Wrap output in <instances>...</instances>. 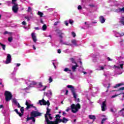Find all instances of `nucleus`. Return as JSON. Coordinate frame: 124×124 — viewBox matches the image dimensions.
Returning a JSON list of instances; mask_svg holds the SVG:
<instances>
[{
	"label": "nucleus",
	"instance_id": "obj_43",
	"mask_svg": "<svg viewBox=\"0 0 124 124\" xmlns=\"http://www.w3.org/2000/svg\"><path fill=\"white\" fill-rule=\"evenodd\" d=\"M114 67H115V68H118V69H120V66H117L116 65H114Z\"/></svg>",
	"mask_w": 124,
	"mask_h": 124
},
{
	"label": "nucleus",
	"instance_id": "obj_26",
	"mask_svg": "<svg viewBox=\"0 0 124 124\" xmlns=\"http://www.w3.org/2000/svg\"><path fill=\"white\" fill-rule=\"evenodd\" d=\"M43 31H46V30H47V26H46V24H44L42 28Z\"/></svg>",
	"mask_w": 124,
	"mask_h": 124
},
{
	"label": "nucleus",
	"instance_id": "obj_45",
	"mask_svg": "<svg viewBox=\"0 0 124 124\" xmlns=\"http://www.w3.org/2000/svg\"><path fill=\"white\" fill-rule=\"evenodd\" d=\"M30 103H29V102H28V100H26V102L25 103V105H26V106H28V105H30Z\"/></svg>",
	"mask_w": 124,
	"mask_h": 124
},
{
	"label": "nucleus",
	"instance_id": "obj_7",
	"mask_svg": "<svg viewBox=\"0 0 124 124\" xmlns=\"http://www.w3.org/2000/svg\"><path fill=\"white\" fill-rule=\"evenodd\" d=\"M38 104H40V105H47L48 107H49L50 106V102L48 100L46 102L44 99H43L39 100Z\"/></svg>",
	"mask_w": 124,
	"mask_h": 124
},
{
	"label": "nucleus",
	"instance_id": "obj_27",
	"mask_svg": "<svg viewBox=\"0 0 124 124\" xmlns=\"http://www.w3.org/2000/svg\"><path fill=\"white\" fill-rule=\"evenodd\" d=\"M64 71H65V72H67L69 71V72H71V70L69 69V68H65L64 69Z\"/></svg>",
	"mask_w": 124,
	"mask_h": 124
},
{
	"label": "nucleus",
	"instance_id": "obj_31",
	"mask_svg": "<svg viewBox=\"0 0 124 124\" xmlns=\"http://www.w3.org/2000/svg\"><path fill=\"white\" fill-rule=\"evenodd\" d=\"M1 46H2L3 50H4V51L5 50V47H6L5 45L2 44H1Z\"/></svg>",
	"mask_w": 124,
	"mask_h": 124
},
{
	"label": "nucleus",
	"instance_id": "obj_52",
	"mask_svg": "<svg viewBox=\"0 0 124 124\" xmlns=\"http://www.w3.org/2000/svg\"><path fill=\"white\" fill-rule=\"evenodd\" d=\"M58 54H61V53H62V51L61 50V49L58 50Z\"/></svg>",
	"mask_w": 124,
	"mask_h": 124
},
{
	"label": "nucleus",
	"instance_id": "obj_42",
	"mask_svg": "<svg viewBox=\"0 0 124 124\" xmlns=\"http://www.w3.org/2000/svg\"><path fill=\"white\" fill-rule=\"evenodd\" d=\"M25 18L27 20L28 22L30 21V17H29V16H25Z\"/></svg>",
	"mask_w": 124,
	"mask_h": 124
},
{
	"label": "nucleus",
	"instance_id": "obj_17",
	"mask_svg": "<svg viewBox=\"0 0 124 124\" xmlns=\"http://www.w3.org/2000/svg\"><path fill=\"white\" fill-rule=\"evenodd\" d=\"M20 111L21 113L20 114V117H22L24 115V111H25V108L24 107H21L20 108Z\"/></svg>",
	"mask_w": 124,
	"mask_h": 124
},
{
	"label": "nucleus",
	"instance_id": "obj_23",
	"mask_svg": "<svg viewBox=\"0 0 124 124\" xmlns=\"http://www.w3.org/2000/svg\"><path fill=\"white\" fill-rule=\"evenodd\" d=\"M124 84L123 83H119L118 84H116V86H114V89H116L117 88H119V87H120V86H123Z\"/></svg>",
	"mask_w": 124,
	"mask_h": 124
},
{
	"label": "nucleus",
	"instance_id": "obj_25",
	"mask_svg": "<svg viewBox=\"0 0 124 124\" xmlns=\"http://www.w3.org/2000/svg\"><path fill=\"white\" fill-rule=\"evenodd\" d=\"M71 42L72 44H73L74 45H75V46H77V42L76 41V40H73L71 41Z\"/></svg>",
	"mask_w": 124,
	"mask_h": 124
},
{
	"label": "nucleus",
	"instance_id": "obj_63",
	"mask_svg": "<svg viewBox=\"0 0 124 124\" xmlns=\"http://www.w3.org/2000/svg\"><path fill=\"white\" fill-rule=\"evenodd\" d=\"M79 62H80V64H82V61H81V59H80V58L79 59Z\"/></svg>",
	"mask_w": 124,
	"mask_h": 124
},
{
	"label": "nucleus",
	"instance_id": "obj_36",
	"mask_svg": "<svg viewBox=\"0 0 124 124\" xmlns=\"http://www.w3.org/2000/svg\"><path fill=\"white\" fill-rule=\"evenodd\" d=\"M72 35L73 37H75V36H76V33H75L74 31H72Z\"/></svg>",
	"mask_w": 124,
	"mask_h": 124
},
{
	"label": "nucleus",
	"instance_id": "obj_54",
	"mask_svg": "<svg viewBox=\"0 0 124 124\" xmlns=\"http://www.w3.org/2000/svg\"><path fill=\"white\" fill-rule=\"evenodd\" d=\"M65 94H66V95H67V94H68V90H66V93H65Z\"/></svg>",
	"mask_w": 124,
	"mask_h": 124
},
{
	"label": "nucleus",
	"instance_id": "obj_30",
	"mask_svg": "<svg viewBox=\"0 0 124 124\" xmlns=\"http://www.w3.org/2000/svg\"><path fill=\"white\" fill-rule=\"evenodd\" d=\"M120 23H121V24H122V25L124 26V17H122V19L120 21Z\"/></svg>",
	"mask_w": 124,
	"mask_h": 124
},
{
	"label": "nucleus",
	"instance_id": "obj_9",
	"mask_svg": "<svg viewBox=\"0 0 124 124\" xmlns=\"http://www.w3.org/2000/svg\"><path fill=\"white\" fill-rule=\"evenodd\" d=\"M11 62V55L9 54H7V58L5 62V64H8Z\"/></svg>",
	"mask_w": 124,
	"mask_h": 124
},
{
	"label": "nucleus",
	"instance_id": "obj_21",
	"mask_svg": "<svg viewBox=\"0 0 124 124\" xmlns=\"http://www.w3.org/2000/svg\"><path fill=\"white\" fill-rule=\"evenodd\" d=\"M68 122V119L65 118V117H63L62 119V123L63 124H66Z\"/></svg>",
	"mask_w": 124,
	"mask_h": 124
},
{
	"label": "nucleus",
	"instance_id": "obj_60",
	"mask_svg": "<svg viewBox=\"0 0 124 124\" xmlns=\"http://www.w3.org/2000/svg\"><path fill=\"white\" fill-rule=\"evenodd\" d=\"M33 108H34L35 109V110H37V108H36V107H35V106H33L32 107Z\"/></svg>",
	"mask_w": 124,
	"mask_h": 124
},
{
	"label": "nucleus",
	"instance_id": "obj_49",
	"mask_svg": "<svg viewBox=\"0 0 124 124\" xmlns=\"http://www.w3.org/2000/svg\"><path fill=\"white\" fill-rule=\"evenodd\" d=\"M64 24L66 26H68V22H67V21H64Z\"/></svg>",
	"mask_w": 124,
	"mask_h": 124
},
{
	"label": "nucleus",
	"instance_id": "obj_33",
	"mask_svg": "<svg viewBox=\"0 0 124 124\" xmlns=\"http://www.w3.org/2000/svg\"><path fill=\"white\" fill-rule=\"evenodd\" d=\"M15 112H16V114H17V115H19V116L20 117V114H21V113L19 112V111H18V109H15Z\"/></svg>",
	"mask_w": 124,
	"mask_h": 124
},
{
	"label": "nucleus",
	"instance_id": "obj_37",
	"mask_svg": "<svg viewBox=\"0 0 124 124\" xmlns=\"http://www.w3.org/2000/svg\"><path fill=\"white\" fill-rule=\"evenodd\" d=\"M28 12H31V7H28V10H27Z\"/></svg>",
	"mask_w": 124,
	"mask_h": 124
},
{
	"label": "nucleus",
	"instance_id": "obj_8",
	"mask_svg": "<svg viewBox=\"0 0 124 124\" xmlns=\"http://www.w3.org/2000/svg\"><path fill=\"white\" fill-rule=\"evenodd\" d=\"M14 5L12 7V10L14 13H17L18 11L19 10V7L18 6V4H14Z\"/></svg>",
	"mask_w": 124,
	"mask_h": 124
},
{
	"label": "nucleus",
	"instance_id": "obj_47",
	"mask_svg": "<svg viewBox=\"0 0 124 124\" xmlns=\"http://www.w3.org/2000/svg\"><path fill=\"white\" fill-rule=\"evenodd\" d=\"M63 44H64V45H68V46H71V44H66V43H63Z\"/></svg>",
	"mask_w": 124,
	"mask_h": 124
},
{
	"label": "nucleus",
	"instance_id": "obj_53",
	"mask_svg": "<svg viewBox=\"0 0 124 124\" xmlns=\"http://www.w3.org/2000/svg\"><path fill=\"white\" fill-rule=\"evenodd\" d=\"M69 22L70 24H71V25L73 24V21H71V20H69Z\"/></svg>",
	"mask_w": 124,
	"mask_h": 124
},
{
	"label": "nucleus",
	"instance_id": "obj_41",
	"mask_svg": "<svg viewBox=\"0 0 124 124\" xmlns=\"http://www.w3.org/2000/svg\"><path fill=\"white\" fill-rule=\"evenodd\" d=\"M124 87H121L118 90V92H120V91H124Z\"/></svg>",
	"mask_w": 124,
	"mask_h": 124
},
{
	"label": "nucleus",
	"instance_id": "obj_2",
	"mask_svg": "<svg viewBox=\"0 0 124 124\" xmlns=\"http://www.w3.org/2000/svg\"><path fill=\"white\" fill-rule=\"evenodd\" d=\"M79 109H81V105H80V104H78L76 105L74 104H72L71 105V108H67L66 109V111L68 112L69 110L71 109L72 113H75L79 111Z\"/></svg>",
	"mask_w": 124,
	"mask_h": 124
},
{
	"label": "nucleus",
	"instance_id": "obj_13",
	"mask_svg": "<svg viewBox=\"0 0 124 124\" xmlns=\"http://www.w3.org/2000/svg\"><path fill=\"white\" fill-rule=\"evenodd\" d=\"M13 102H14V103H15V104H16V105L18 108H21V106H20V104L17 102V100L14 99L13 100Z\"/></svg>",
	"mask_w": 124,
	"mask_h": 124
},
{
	"label": "nucleus",
	"instance_id": "obj_10",
	"mask_svg": "<svg viewBox=\"0 0 124 124\" xmlns=\"http://www.w3.org/2000/svg\"><path fill=\"white\" fill-rule=\"evenodd\" d=\"M59 123H62V119L60 118L58 120H55L54 121H50L48 124H59Z\"/></svg>",
	"mask_w": 124,
	"mask_h": 124
},
{
	"label": "nucleus",
	"instance_id": "obj_14",
	"mask_svg": "<svg viewBox=\"0 0 124 124\" xmlns=\"http://www.w3.org/2000/svg\"><path fill=\"white\" fill-rule=\"evenodd\" d=\"M100 19V22L101 23V24H103L104 23H105V18H104V17L103 16H101L99 17Z\"/></svg>",
	"mask_w": 124,
	"mask_h": 124
},
{
	"label": "nucleus",
	"instance_id": "obj_64",
	"mask_svg": "<svg viewBox=\"0 0 124 124\" xmlns=\"http://www.w3.org/2000/svg\"><path fill=\"white\" fill-rule=\"evenodd\" d=\"M40 22H41V24H44L43 20H42V19H41Z\"/></svg>",
	"mask_w": 124,
	"mask_h": 124
},
{
	"label": "nucleus",
	"instance_id": "obj_50",
	"mask_svg": "<svg viewBox=\"0 0 124 124\" xmlns=\"http://www.w3.org/2000/svg\"><path fill=\"white\" fill-rule=\"evenodd\" d=\"M89 6H90V7H94V5L93 4H89Z\"/></svg>",
	"mask_w": 124,
	"mask_h": 124
},
{
	"label": "nucleus",
	"instance_id": "obj_59",
	"mask_svg": "<svg viewBox=\"0 0 124 124\" xmlns=\"http://www.w3.org/2000/svg\"><path fill=\"white\" fill-rule=\"evenodd\" d=\"M110 111H111V112H112V113H114V109H113V108H111L110 109Z\"/></svg>",
	"mask_w": 124,
	"mask_h": 124
},
{
	"label": "nucleus",
	"instance_id": "obj_29",
	"mask_svg": "<svg viewBox=\"0 0 124 124\" xmlns=\"http://www.w3.org/2000/svg\"><path fill=\"white\" fill-rule=\"evenodd\" d=\"M13 40V38L12 37H10L8 38V41L9 42H11Z\"/></svg>",
	"mask_w": 124,
	"mask_h": 124
},
{
	"label": "nucleus",
	"instance_id": "obj_15",
	"mask_svg": "<svg viewBox=\"0 0 124 124\" xmlns=\"http://www.w3.org/2000/svg\"><path fill=\"white\" fill-rule=\"evenodd\" d=\"M77 67H78V64H76L75 65H73L72 66V69L73 72H75V71H76V69H77Z\"/></svg>",
	"mask_w": 124,
	"mask_h": 124
},
{
	"label": "nucleus",
	"instance_id": "obj_32",
	"mask_svg": "<svg viewBox=\"0 0 124 124\" xmlns=\"http://www.w3.org/2000/svg\"><path fill=\"white\" fill-rule=\"evenodd\" d=\"M56 31L57 33H58L59 34H60V33L62 34V31L59 30V29H57L56 30Z\"/></svg>",
	"mask_w": 124,
	"mask_h": 124
},
{
	"label": "nucleus",
	"instance_id": "obj_4",
	"mask_svg": "<svg viewBox=\"0 0 124 124\" xmlns=\"http://www.w3.org/2000/svg\"><path fill=\"white\" fill-rule=\"evenodd\" d=\"M68 89H70V91L73 95V97L75 98V100L76 102H80V99L77 98V94L75 93V89L71 85H69L67 86Z\"/></svg>",
	"mask_w": 124,
	"mask_h": 124
},
{
	"label": "nucleus",
	"instance_id": "obj_38",
	"mask_svg": "<svg viewBox=\"0 0 124 124\" xmlns=\"http://www.w3.org/2000/svg\"><path fill=\"white\" fill-rule=\"evenodd\" d=\"M82 6L81 5H78V10H81V9H82Z\"/></svg>",
	"mask_w": 124,
	"mask_h": 124
},
{
	"label": "nucleus",
	"instance_id": "obj_6",
	"mask_svg": "<svg viewBox=\"0 0 124 124\" xmlns=\"http://www.w3.org/2000/svg\"><path fill=\"white\" fill-rule=\"evenodd\" d=\"M26 84H29V86L26 88L25 90H30V88H31L34 86V85H36L37 83L35 81H31L30 80H28L26 81Z\"/></svg>",
	"mask_w": 124,
	"mask_h": 124
},
{
	"label": "nucleus",
	"instance_id": "obj_56",
	"mask_svg": "<svg viewBox=\"0 0 124 124\" xmlns=\"http://www.w3.org/2000/svg\"><path fill=\"white\" fill-rule=\"evenodd\" d=\"M3 34H8V32L7 31H5L4 32Z\"/></svg>",
	"mask_w": 124,
	"mask_h": 124
},
{
	"label": "nucleus",
	"instance_id": "obj_34",
	"mask_svg": "<svg viewBox=\"0 0 124 124\" xmlns=\"http://www.w3.org/2000/svg\"><path fill=\"white\" fill-rule=\"evenodd\" d=\"M106 120H107V118H103L102 121L101 122V124H103Z\"/></svg>",
	"mask_w": 124,
	"mask_h": 124
},
{
	"label": "nucleus",
	"instance_id": "obj_11",
	"mask_svg": "<svg viewBox=\"0 0 124 124\" xmlns=\"http://www.w3.org/2000/svg\"><path fill=\"white\" fill-rule=\"evenodd\" d=\"M32 39L33 40V42L36 43L37 41V39H36V36L35 35V33L32 32L31 34Z\"/></svg>",
	"mask_w": 124,
	"mask_h": 124
},
{
	"label": "nucleus",
	"instance_id": "obj_35",
	"mask_svg": "<svg viewBox=\"0 0 124 124\" xmlns=\"http://www.w3.org/2000/svg\"><path fill=\"white\" fill-rule=\"evenodd\" d=\"M16 1H17V0H12V4H16Z\"/></svg>",
	"mask_w": 124,
	"mask_h": 124
},
{
	"label": "nucleus",
	"instance_id": "obj_20",
	"mask_svg": "<svg viewBox=\"0 0 124 124\" xmlns=\"http://www.w3.org/2000/svg\"><path fill=\"white\" fill-rule=\"evenodd\" d=\"M33 106V104H30L27 106V107L26 108V110H29L30 108H31Z\"/></svg>",
	"mask_w": 124,
	"mask_h": 124
},
{
	"label": "nucleus",
	"instance_id": "obj_40",
	"mask_svg": "<svg viewBox=\"0 0 124 124\" xmlns=\"http://www.w3.org/2000/svg\"><path fill=\"white\" fill-rule=\"evenodd\" d=\"M48 81H49V83H52V82H53V78H49L48 79Z\"/></svg>",
	"mask_w": 124,
	"mask_h": 124
},
{
	"label": "nucleus",
	"instance_id": "obj_24",
	"mask_svg": "<svg viewBox=\"0 0 124 124\" xmlns=\"http://www.w3.org/2000/svg\"><path fill=\"white\" fill-rule=\"evenodd\" d=\"M70 60L72 62V63H75V64H77L76 62H75V59H74V58H70Z\"/></svg>",
	"mask_w": 124,
	"mask_h": 124
},
{
	"label": "nucleus",
	"instance_id": "obj_39",
	"mask_svg": "<svg viewBox=\"0 0 124 124\" xmlns=\"http://www.w3.org/2000/svg\"><path fill=\"white\" fill-rule=\"evenodd\" d=\"M119 94H115L114 95H112L111 96V98H115V97H117V96H118V95H119Z\"/></svg>",
	"mask_w": 124,
	"mask_h": 124
},
{
	"label": "nucleus",
	"instance_id": "obj_58",
	"mask_svg": "<svg viewBox=\"0 0 124 124\" xmlns=\"http://www.w3.org/2000/svg\"><path fill=\"white\" fill-rule=\"evenodd\" d=\"M13 80L15 81V82H17V78H15L13 79Z\"/></svg>",
	"mask_w": 124,
	"mask_h": 124
},
{
	"label": "nucleus",
	"instance_id": "obj_57",
	"mask_svg": "<svg viewBox=\"0 0 124 124\" xmlns=\"http://www.w3.org/2000/svg\"><path fill=\"white\" fill-rule=\"evenodd\" d=\"M58 23H59V22H55V23L54 24V26H57V25H58Z\"/></svg>",
	"mask_w": 124,
	"mask_h": 124
},
{
	"label": "nucleus",
	"instance_id": "obj_48",
	"mask_svg": "<svg viewBox=\"0 0 124 124\" xmlns=\"http://www.w3.org/2000/svg\"><path fill=\"white\" fill-rule=\"evenodd\" d=\"M107 59H108V62H112V61H113L111 59H110L109 57H108L107 58Z\"/></svg>",
	"mask_w": 124,
	"mask_h": 124
},
{
	"label": "nucleus",
	"instance_id": "obj_5",
	"mask_svg": "<svg viewBox=\"0 0 124 124\" xmlns=\"http://www.w3.org/2000/svg\"><path fill=\"white\" fill-rule=\"evenodd\" d=\"M5 99L7 102L11 100L12 98V94L11 92L9 91H5L4 93Z\"/></svg>",
	"mask_w": 124,
	"mask_h": 124
},
{
	"label": "nucleus",
	"instance_id": "obj_16",
	"mask_svg": "<svg viewBox=\"0 0 124 124\" xmlns=\"http://www.w3.org/2000/svg\"><path fill=\"white\" fill-rule=\"evenodd\" d=\"M89 118L90 119V120H93V122H94L95 121L96 117H95V116L93 115H89Z\"/></svg>",
	"mask_w": 124,
	"mask_h": 124
},
{
	"label": "nucleus",
	"instance_id": "obj_18",
	"mask_svg": "<svg viewBox=\"0 0 124 124\" xmlns=\"http://www.w3.org/2000/svg\"><path fill=\"white\" fill-rule=\"evenodd\" d=\"M124 62H119L120 68H121V69H124Z\"/></svg>",
	"mask_w": 124,
	"mask_h": 124
},
{
	"label": "nucleus",
	"instance_id": "obj_22",
	"mask_svg": "<svg viewBox=\"0 0 124 124\" xmlns=\"http://www.w3.org/2000/svg\"><path fill=\"white\" fill-rule=\"evenodd\" d=\"M37 86H38V88H42L43 85H42V82H38L36 84Z\"/></svg>",
	"mask_w": 124,
	"mask_h": 124
},
{
	"label": "nucleus",
	"instance_id": "obj_28",
	"mask_svg": "<svg viewBox=\"0 0 124 124\" xmlns=\"http://www.w3.org/2000/svg\"><path fill=\"white\" fill-rule=\"evenodd\" d=\"M61 115L60 114H57L56 116V120L55 121H58V120H59V119H60V118H61Z\"/></svg>",
	"mask_w": 124,
	"mask_h": 124
},
{
	"label": "nucleus",
	"instance_id": "obj_1",
	"mask_svg": "<svg viewBox=\"0 0 124 124\" xmlns=\"http://www.w3.org/2000/svg\"><path fill=\"white\" fill-rule=\"evenodd\" d=\"M41 116V113L37 111H32L31 112V117H28L26 122H29L30 120H32L33 123H35V117H40Z\"/></svg>",
	"mask_w": 124,
	"mask_h": 124
},
{
	"label": "nucleus",
	"instance_id": "obj_46",
	"mask_svg": "<svg viewBox=\"0 0 124 124\" xmlns=\"http://www.w3.org/2000/svg\"><path fill=\"white\" fill-rule=\"evenodd\" d=\"M62 34H64L63 33H61V34L59 35V37H60V38H62L63 37H62Z\"/></svg>",
	"mask_w": 124,
	"mask_h": 124
},
{
	"label": "nucleus",
	"instance_id": "obj_44",
	"mask_svg": "<svg viewBox=\"0 0 124 124\" xmlns=\"http://www.w3.org/2000/svg\"><path fill=\"white\" fill-rule=\"evenodd\" d=\"M22 24L23 26H26V25H27V23H26V21H23Z\"/></svg>",
	"mask_w": 124,
	"mask_h": 124
},
{
	"label": "nucleus",
	"instance_id": "obj_55",
	"mask_svg": "<svg viewBox=\"0 0 124 124\" xmlns=\"http://www.w3.org/2000/svg\"><path fill=\"white\" fill-rule=\"evenodd\" d=\"M86 27L87 28H91V26H90V24H87Z\"/></svg>",
	"mask_w": 124,
	"mask_h": 124
},
{
	"label": "nucleus",
	"instance_id": "obj_62",
	"mask_svg": "<svg viewBox=\"0 0 124 124\" xmlns=\"http://www.w3.org/2000/svg\"><path fill=\"white\" fill-rule=\"evenodd\" d=\"M35 30H39V28H38V27H35Z\"/></svg>",
	"mask_w": 124,
	"mask_h": 124
},
{
	"label": "nucleus",
	"instance_id": "obj_61",
	"mask_svg": "<svg viewBox=\"0 0 124 124\" xmlns=\"http://www.w3.org/2000/svg\"><path fill=\"white\" fill-rule=\"evenodd\" d=\"M20 65H21L20 63H17L16 64V66H20Z\"/></svg>",
	"mask_w": 124,
	"mask_h": 124
},
{
	"label": "nucleus",
	"instance_id": "obj_51",
	"mask_svg": "<svg viewBox=\"0 0 124 124\" xmlns=\"http://www.w3.org/2000/svg\"><path fill=\"white\" fill-rule=\"evenodd\" d=\"M46 88H47V86H45L44 89H42L41 91H45V90H46Z\"/></svg>",
	"mask_w": 124,
	"mask_h": 124
},
{
	"label": "nucleus",
	"instance_id": "obj_19",
	"mask_svg": "<svg viewBox=\"0 0 124 124\" xmlns=\"http://www.w3.org/2000/svg\"><path fill=\"white\" fill-rule=\"evenodd\" d=\"M37 15H39V16H40V18H42V17H43V15H44V14H43V13L40 11H38L37 13Z\"/></svg>",
	"mask_w": 124,
	"mask_h": 124
},
{
	"label": "nucleus",
	"instance_id": "obj_3",
	"mask_svg": "<svg viewBox=\"0 0 124 124\" xmlns=\"http://www.w3.org/2000/svg\"><path fill=\"white\" fill-rule=\"evenodd\" d=\"M51 109H49L47 107L46 108V113L45 114V124H49V123L53 120V117H52V114H50Z\"/></svg>",
	"mask_w": 124,
	"mask_h": 124
},
{
	"label": "nucleus",
	"instance_id": "obj_12",
	"mask_svg": "<svg viewBox=\"0 0 124 124\" xmlns=\"http://www.w3.org/2000/svg\"><path fill=\"white\" fill-rule=\"evenodd\" d=\"M105 103H106V101L102 102V104L101 106L102 111H105V110H106V104Z\"/></svg>",
	"mask_w": 124,
	"mask_h": 124
}]
</instances>
